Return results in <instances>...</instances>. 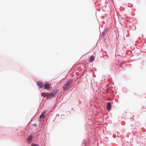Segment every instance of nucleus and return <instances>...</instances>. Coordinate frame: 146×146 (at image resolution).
Instances as JSON below:
<instances>
[{
  "label": "nucleus",
  "mask_w": 146,
  "mask_h": 146,
  "mask_svg": "<svg viewBox=\"0 0 146 146\" xmlns=\"http://www.w3.org/2000/svg\"><path fill=\"white\" fill-rule=\"evenodd\" d=\"M106 107L108 110H110L111 108V104L110 102H108Z\"/></svg>",
  "instance_id": "4"
},
{
  "label": "nucleus",
  "mask_w": 146,
  "mask_h": 146,
  "mask_svg": "<svg viewBox=\"0 0 146 146\" xmlns=\"http://www.w3.org/2000/svg\"><path fill=\"white\" fill-rule=\"evenodd\" d=\"M95 58V57L93 56H91L89 59V61L91 62H92Z\"/></svg>",
  "instance_id": "7"
},
{
  "label": "nucleus",
  "mask_w": 146,
  "mask_h": 146,
  "mask_svg": "<svg viewBox=\"0 0 146 146\" xmlns=\"http://www.w3.org/2000/svg\"><path fill=\"white\" fill-rule=\"evenodd\" d=\"M49 85L48 84H45L44 86V88L45 89H47L49 88Z\"/></svg>",
  "instance_id": "8"
},
{
  "label": "nucleus",
  "mask_w": 146,
  "mask_h": 146,
  "mask_svg": "<svg viewBox=\"0 0 146 146\" xmlns=\"http://www.w3.org/2000/svg\"><path fill=\"white\" fill-rule=\"evenodd\" d=\"M37 84H38L39 86H40V88H42L43 87V86H44V84H43V83L41 82H40V81H39L37 83Z\"/></svg>",
  "instance_id": "5"
},
{
  "label": "nucleus",
  "mask_w": 146,
  "mask_h": 146,
  "mask_svg": "<svg viewBox=\"0 0 146 146\" xmlns=\"http://www.w3.org/2000/svg\"><path fill=\"white\" fill-rule=\"evenodd\" d=\"M33 138V137L32 136V135H31L28 138V142H31L32 141Z\"/></svg>",
  "instance_id": "6"
},
{
  "label": "nucleus",
  "mask_w": 146,
  "mask_h": 146,
  "mask_svg": "<svg viewBox=\"0 0 146 146\" xmlns=\"http://www.w3.org/2000/svg\"><path fill=\"white\" fill-rule=\"evenodd\" d=\"M57 92L58 91L55 92V91H54L51 94L47 95V99H50L52 97L55 96H56V94Z\"/></svg>",
  "instance_id": "2"
},
{
  "label": "nucleus",
  "mask_w": 146,
  "mask_h": 146,
  "mask_svg": "<svg viewBox=\"0 0 146 146\" xmlns=\"http://www.w3.org/2000/svg\"><path fill=\"white\" fill-rule=\"evenodd\" d=\"M31 146H39L37 144H36L35 143H33V144H32V145H31Z\"/></svg>",
  "instance_id": "10"
},
{
  "label": "nucleus",
  "mask_w": 146,
  "mask_h": 146,
  "mask_svg": "<svg viewBox=\"0 0 146 146\" xmlns=\"http://www.w3.org/2000/svg\"><path fill=\"white\" fill-rule=\"evenodd\" d=\"M72 82V80H70L67 81V83L63 86L64 90H66L69 89L71 87Z\"/></svg>",
  "instance_id": "1"
},
{
  "label": "nucleus",
  "mask_w": 146,
  "mask_h": 146,
  "mask_svg": "<svg viewBox=\"0 0 146 146\" xmlns=\"http://www.w3.org/2000/svg\"><path fill=\"white\" fill-rule=\"evenodd\" d=\"M46 112L44 111L40 115V120H42L43 119V118H44V115L45 114H46Z\"/></svg>",
  "instance_id": "3"
},
{
  "label": "nucleus",
  "mask_w": 146,
  "mask_h": 146,
  "mask_svg": "<svg viewBox=\"0 0 146 146\" xmlns=\"http://www.w3.org/2000/svg\"><path fill=\"white\" fill-rule=\"evenodd\" d=\"M47 94L45 92H43L41 94V96L44 97H45L46 96H47Z\"/></svg>",
  "instance_id": "9"
},
{
  "label": "nucleus",
  "mask_w": 146,
  "mask_h": 146,
  "mask_svg": "<svg viewBox=\"0 0 146 146\" xmlns=\"http://www.w3.org/2000/svg\"><path fill=\"white\" fill-rule=\"evenodd\" d=\"M107 32V31L106 30H104V31L102 33V35H104Z\"/></svg>",
  "instance_id": "11"
}]
</instances>
